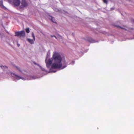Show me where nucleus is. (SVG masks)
Listing matches in <instances>:
<instances>
[{"mask_svg": "<svg viewBox=\"0 0 134 134\" xmlns=\"http://www.w3.org/2000/svg\"><path fill=\"white\" fill-rule=\"evenodd\" d=\"M50 53V51L49 50L45 60L46 66L49 68V72H55L57 71L54 70L57 68L62 69L67 66L68 63L66 62L64 57L56 52L53 55V58H50L47 60Z\"/></svg>", "mask_w": 134, "mask_h": 134, "instance_id": "obj_1", "label": "nucleus"}, {"mask_svg": "<svg viewBox=\"0 0 134 134\" xmlns=\"http://www.w3.org/2000/svg\"><path fill=\"white\" fill-rule=\"evenodd\" d=\"M10 74L14 80H18L20 79H21L24 80H30L32 79H35L36 77L34 76H27V77H21L15 73L10 72Z\"/></svg>", "mask_w": 134, "mask_h": 134, "instance_id": "obj_2", "label": "nucleus"}, {"mask_svg": "<svg viewBox=\"0 0 134 134\" xmlns=\"http://www.w3.org/2000/svg\"><path fill=\"white\" fill-rule=\"evenodd\" d=\"M15 36L20 37H24L25 35V32L24 31L15 32Z\"/></svg>", "mask_w": 134, "mask_h": 134, "instance_id": "obj_3", "label": "nucleus"}, {"mask_svg": "<svg viewBox=\"0 0 134 134\" xmlns=\"http://www.w3.org/2000/svg\"><path fill=\"white\" fill-rule=\"evenodd\" d=\"M10 3H12L15 6H18L20 5V0H12Z\"/></svg>", "mask_w": 134, "mask_h": 134, "instance_id": "obj_4", "label": "nucleus"}, {"mask_svg": "<svg viewBox=\"0 0 134 134\" xmlns=\"http://www.w3.org/2000/svg\"><path fill=\"white\" fill-rule=\"evenodd\" d=\"M27 5V4L25 0H22L20 6L21 8H23L24 7H26Z\"/></svg>", "mask_w": 134, "mask_h": 134, "instance_id": "obj_5", "label": "nucleus"}, {"mask_svg": "<svg viewBox=\"0 0 134 134\" xmlns=\"http://www.w3.org/2000/svg\"><path fill=\"white\" fill-rule=\"evenodd\" d=\"M119 27L122 29H123L126 30H127L129 32H132V33H134V29H133L132 28L130 29L129 28H127L126 29L123 28L121 27L120 26Z\"/></svg>", "mask_w": 134, "mask_h": 134, "instance_id": "obj_6", "label": "nucleus"}, {"mask_svg": "<svg viewBox=\"0 0 134 134\" xmlns=\"http://www.w3.org/2000/svg\"><path fill=\"white\" fill-rule=\"evenodd\" d=\"M51 36L52 37H55L56 39L60 41L62 39V37L60 36H58L57 37H56L55 35H51Z\"/></svg>", "mask_w": 134, "mask_h": 134, "instance_id": "obj_7", "label": "nucleus"}, {"mask_svg": "<svg viewBox=\"0 0 134 134\" xmlns=\"http://www.w3.org/2000/svg\"><path fill=\"white\" fill-rule=\"evenodd\" d=\"M27 40L31 44H33L34 43V40L30 38H27Z\"/></svg>", "mask_w": 134, "mask_h": 134, "instance_id": "obj_8", "label": "nucleus"}, {"mask_svg": "<svg viewBox=\"0 0 134 134\" xmlns=\"http://www.w3.org/2000/svg\"><path fill=\"white\" fill-rule=\"evenodd\" d=\"M88 41L91 43H94L96 42V41L92 38H89L88 40Z\"/></svg>", "mask_w": 134, "mask_h": 134, "instance_id": "obj_9", "label": "nucleus"}, {"mask_svg": "<svg viewBox=\"0 0 134 134\" xmlns=\"http://www.w3.org/2000/svg\"><path fill=\"white\" fill-rule=\"evenodd\" d=\"M49 18L53 22L55 23V21L54 18L52 17V16H50Z\"/></svg>", "mask_w": 134, "mask_h": 134, "instance_id": "obj_10", "label": "nucleus"}, {"mask_svg": "<svg viewBox=\"0 0 134 134\" xmlns=\"http://www.w3.org/2000/svg\"><path fill=\"white\" fill-rule=\"evenodd\" d=\"M1 67L3 70L5 69H7V67L6 66L1 65Z\"/></svg>", "mask_w": 134, "mask_h": 134, "instance_id": "obj_11", "label": "nucleus"}, {"mask_svg": "<svg viewBox=\"0 0 134 134\" xmlns=\"http://www.w3.org/2000/svg\"><path fill=\"white\" fill-rule=\"evenodd\" d=\"M3 1L2 0L0 1V6L3 8H5L3 4Z\"/></svg>", "mask_w": 134, "mask_h": 134, "instance_id": "obj_12", "label": "nucleus"}, {"mask_svg": "<svg viewBox=\"0 0 134 134\" xmlns=\"http://www.w3.org/2000/svg\"><path fill=\"white\" fill-rule=\"evenodd\" d=\"M37 65H38V66H39L40 68H41V69L43 71H45L47 72V71L45 70L42 67H41V66L39 65L38 64H36Z\"/></svg>", "mask_w": 134, "mask_h": 134, "instance_id": "obj_13", "label": "nucleus"}, {"mask_svg": "<svg viewBox=\"0 0 134 134\" xmlns=\"http://www.w3.org/2000/svg\"><path fill=\"white\" fill-rule=\"evenodd\" d=\"M15 67H16V69L17 70H18L21 73L23 74L22 71L21 70L20 68H19V67H17V66H16Z\"/></svg>", "mask_w": 134, "mask_h": 134, "instance_id": "obj_14", "label": "nucleus"}, {"mask_svg": "<svg viewBox=\"0 0 134 134\" xmlns=\"http://www.w3.org/2000/svg\"><path fill=\"white\" fill-rule=\"evenodd\" d=\"M26 31V32L28 33L30 32V30H29V28H27L25 29Z\"/></svg>", "mask_w": 134, "mask_h": 134, "instance_id": "obj_15", "label": "nucleus"}, {"mask_svg": "<svg viewBox=\"0 0 134 134\" xmlns=\"http://www.w3.org/2000/svg\"><path fill=\"white\" fill-rule=\"evenodd\" d=\"M32 37H33V40H34V41H35V35H34V33L33 32H32Z\"/></svg>", "mask_w": 134, "mask_h": 134, "instance_id": "obj_16", "label": "nucleus"}, {"mask_svg": "<svg viewBox=\"0 0 134 134\" xmlns=\"http://www.w3.org/2000/svg\"><path fill=\"white\" fill-rule=\"evenodd\" d=\"M75 63V62L74 61H72L71 62V63H69V64H71V65H73Z\"/></svg>", "mask_w": 134, "mask_h": 134, "instance_id": "obj_17", "label": "nucleus"}, {"mask_svg": "<svg viewBox=\"0 0 134 134\" xmlns=\"http://www.w3.org/2000/svg\"><path fill=\"white\" fill-rule=\"evenodd\" d=\"M103 1L104 3H106L107 4V0H103Z\"/></svg>", "mask_w": 134, "mask_h": 134, "instance_id": "obj_18", "label": "nucleus"}, {"mask_svg": "<svg viewBox=\"0 0 134 134\" xmlns=\"http://www.w3.org/2000/svg\"><path fill=\"white\" fill-rule=\"evenodd\" d=\"M114 9V8L113 7H112V8H111V10H113Z\"/></svg>", "mask_w": 134, "mask_h": 134, "instance_id": "obj_19", "label": "nucleus"}, {"mask_svg": "<svg viewBox=\"0 0 134 134\" xmlns=\"http://www.w3.org/2000/svg\"><path fill=\"white\" fill-rule=\"evenodd\" d=\"M17 45H18V47H19L20 46V44H19L18 43V44H17Z\"/></svg>", "mask_w": 134, "mask_h": 134, "instance_id": "obj_20", "label": "nucleus"}, {"mask_svg": "<svg viewBox=\"0 0 134 134\" xmlns=\"http://www.w3.org/2000/svg\"><path fill=\"white\" fill-rule=\"evenodd\" d=\"M57 10H58L57 9H55V11H57Z\"/></svg>", "mask_w": 134, "mask_h": 134, "instance_id": "obj_21", "label": "nucleus"}, {"mask_svg": "<svg viewBox=\"0 0 134 134\" xmlns=\"http://www.w3.org/2000/svg\"><path fill=\"white\" fill-rule=\"evenodd\" d=\"M133 21V23H134V20H133V21Z\"/></svg>", "mask_w": 134, "mask_h": 134, "instance_id": "obj_22", "label": "nucleus"}]
</instances>
